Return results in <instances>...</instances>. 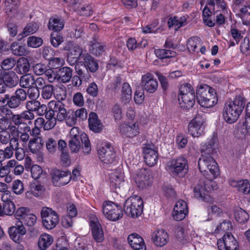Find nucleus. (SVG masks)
<instances>
[{
    "mask_svg": "<svg viewBox=\"0 0 250 250\" xmlns=\"http://www.w3.org/2000/svg\"><path fill=\"white\" fill-rule=\"evenodd\" d=\"M14 149L8 146L4 149H0V160H4L12 157L14 153Z\"/></svg>",
    "mask_w": 250,
    "mask_h": 250,
    "instance_id": "60",
    "label": "nucleus"
},
{
    "mask_svg": "<svg viewBox=\"0 0 250 250\" xmlns=\"http://www.w3.org/2000/svg\"><path fill=\"white\" fill-rule=\"evenodd\" d=\"M198 167L206 179H214L219 175L217 164L211 155H202L198 160Z\"/></svg>",
    "mask_w": 250,
    "mask_h": 250,
    "instance_id": "3",
    "label": "nucleus"
},
{
    "mask_svg": "<svg viewBox=\"0 0 250 250\" xmlns=\"http://www.w3.org/2000/svg\"><path fill=\"white\" fill-rule=\"evenodd\" d=\"M235 218L240 223H245L249 219V215L244 210L240 208L235 213Z\"/></svg>",
    "mask_w": 250,
    "mask_h": 250,
    "instance_id": "53",
    "label": "nucleus"
},
{
    "mask_svg": "<svg viewBox=\"0 0 250 250\" xmlns=\"http://www.w3.org/2000/svg\"><path fill=\"white\" fill-rule=\"evenodd\" d=\"M84 61V64L90 72L94 73L99 68L97 61L88 53H85L83 55Z\"/></svg>",
    "mask_w": 250,
    "mask_h": 250,
    "instance_id": "36",
    "label": "nucleus"
},
{
    "mask_svg": "<svg viewBox=\"0 0 250 250\" xmlns=\"http://www.w3.org/2000/svg\"><path fill=\"white\" fill-rule=\"evenodd\" d=\"M64 22L63 20L58 17H52L50 18L48 28L50 30L56 32L62 30L64 27Z\"/></svg>",
    "mask_w": 250,
    "mask_h": 250,
    "instance_id": "37",
    "label": "nucleus"
},
{
    "mask_svg": "<svg viewBox=\"0 0 250 250\" xmlns=\"http://www.w3.org/2000/svg\"><path fill=\"white\" fill-rule=\"evenodd\" d=\"M194 195L196 198L206 202H209L210 200L204 182H201L195 187L194 188Z\"/></svg>",
    "mask_w": 250,
    "mask_h": 250,
    "instance_id": "29",
    "label": "nucleus"
},
{
    "mask_svg": "<svg viewBox=\"0 0 250 250\" xmlns=\"http://www.w3.org/2000/svg\"><path fill=\"white\" fill-rule=\"evenodd\" d=\"M141 84L144 90L149 93H153L158 88V82L153 75L147 73L142 77Z\"/></svg>",
    "mask_w": 250,
    "mask_h": 250,
    "instance_id": "18",
    "label": "nucleus"
},
{
    "mask_svg": "<svg viewBox=\"0 0 250 250\" xmlns=\"http://www.w3.org/2000/svg\"><path fill=\"white\" fill-rule=\"evenodd\" d=\"M81 139L76 138H71L68 142L69 147L72 153H77L79 152L82 146L83 145H81L80 142Z\"/></svg>",
    "mask_w": 250,
    "mask_h": 250,
    "instance_id": "50",
    "label": "nucleus"
},
{
    "mask_svg": "<svg viewBox=\"0 0 250 250\" xmlns=\"http://www.w3.org/2000/svg\"><path fill=\"white\" fill-rule=\"evenodd\" d=\"M89 51L94 55L101 56L107 49V46L104 43L99 42L98 38L94 36L93 40L89 42Z\"/></svg>",
    "mask_w": 250,
    "mask_h": 250,
    "instance_id": "20",
    "label": "nucleus"
},
{
    "mask_svg": "<svg viewBox=\"0 0 250 250\" xmlns=\"http://www.w3.org/2000/svg\"><path fill=\"white\" fill-rule=\"evenodd\" d=\"M154 52L156 56L161 59L174 57L176 55L175 52L167 49H157Z\"/></svg>",
    "mask_w": 250,
    "mask_h": 250,
    "instance_id": "48",
    "label": "nucleus"
},
{
    "mask_svg": "<svg viewBox=\"0 0 250 250\" xmlns=\"http://www.w3.org/2000/svg\"><path fill=\"white\" fill-rule=\"evenodd\" d=\"M42 89L41 94L44 99H50L54 92V86L51 84H46Z\"/></svg>",
    "mask_w": 250,
    "mask_h": 250,
    "instance_id": "55",
    "label": "nucleus"
},
{
    "mask_svg": "<svg viewBox=\"0 0 250 250\" xmlns=\"http://www.w3.org/2000/svg\"><path fill=\"white\" fill-rule=\"evenodd\" d=\"M63 42L62 36L57 33L51 34L50 36V42L51 44L55 47H57Z\"/></svg>",
    "mask_w": 250,
    "mask_h": 250,
    "instance_id": "63",
    "label": "nucleus"
},
{
    "mask_svg": "<svg viewBox=\"0 0 250 250\" xmlns=\"http://www.w3.org/2000/svg\"><path fill=\"white\" fill-rule=\"evenodd\" d=\"M124 174L119 171H116L111 174L110 180L111 186L114 188H120L121 183L124 181Z\"/></svg>",
    "mask_w": 250,
    "mask_h": 250,
    "instance_id": "40",
    "label": "nucleus"
},
{
    "mask_svg": "<svg viewBox=\"0 0 250 250\" xmlns=\"http://www.w3.org/2000/svg\"><path fill=\"white\" fill-rule=\"evenodd\" d=\"M45 190L43 186L38 183H32L30 185V191L27 192L26 196H28L30 194H33L35 197H39L41 196Z\"/></svg>",
    "mask_w": 250,
    "mask_h": 250,
    "instance_id": "42",
    "label": "nucleus"
},
{
    "mask_svg": "<svg viewBox=\"0 0 250 250\" xmlns=\"http://www.w3.org/2000/svg\"><path fill=\"white\" fill-rule=\"evenodd\" d=\"M99 159L105 164H111L115 157L114 148L108 143H105L98 150Z\"/></svg>",
    "mask_w": 250,
    "mask_h": 250,
    "instance_id": "16",
    "label": "nucleus"
},
{
    "mask_svg": "<svg viewBox=\"0 0 250 250\" xmlns=\"http://www.w3.org/2000/svg\"><path fill=\"white\" fill-rule=\"evenodd\" d=\"M134 179L139 188L144 189L151 185L153 177L150 171L146 168H141L137 171Z\"/></svg>",
    "mask_w": 250,
    "mask_h": 250,
    "instance_id": "11",
    "label": "nucleus"
},
{
    "mask_svg": "<svg viewBox=\"0 0 250 250\" xmlns=\"http://www.w3.org/2000/svg\"><path fill=\"white\" fill-rule=\"evenodd\" d=\"M216 148V146L213 140H211L202 146L201 149L202 155L211 156L216 152L215 151Z\"/></svg>",
    "mask_w": 250,
    "mask_h": 250,
    "instance_id": "45",
    "label": "nucleus"
},
{
    "mask_svg": "<svg viewBox=\"0 0 250 250\" xmlns=\"http://www.w3.org/2000/svg\"><path fill=\"white\" fill-rule=\"evenodd\" d=\"M16 207L14 202L11 200H7L3 202L2 206L0 205V211L1 216L4 215H12L15 213Z\"/></svg>",
    "mask_w": 250,
    "mask_h": 250,
    "instance_id": "38",
    "label": "nucleus"
},
{
    "mask_svg": "<svg viewBox=\"0 0 250 250\" xmlns=\"http://www.w3.org/2000/svg\"><path fill=\"white\" fill-rule=\"evenodd\" d=\"M203 115H197L188 124V133L193 137H198L204 134L205 120Z\"/></svg>",
    "mask_w": 250,
    "mask_h": 250,
    "instance_id": "10",
    "label": "nucleus"
},
{
    "mask_svg": "<svg viewBox=\"0 0 250 250\" xmlns=\"http://www.w3.org/2000/svg\"><path fill=\"white\" fill-rule=\"evenodd\" d=\"M75 70L77 74V76L84 82L87 81L91 77L87 69L83 70L80 68L79 65H75Z\"/></svg>",
    "mask_w": 250,
    "mask_h": 250,
    "instance_id": "54",
    "label": "nucleus"
},
{
    "mask_svg": "<svg viewBox=\"0 0 250 250\" xmlns=\"http://www.w3.org/2000/svg\"><path fill=\"white\" fill-rule=\"evenodd\" d=\"M144 158L146 164L149 167L155 166L158 159L157 148L153 144H147L143 148Z\"/></svg>",
    "mask_w": 250,
    "mask_h": 250,
    "instance_id": "13",
    "label": "nucleus"
},
{
    "mask_svg": "<svg viewBox=\"0 0 250 250\" xmlns=\"http://www.w3.org/2000/svg\"><path fill=\"white\" fill-rule=\"evenodd\" d=\"M64 118H65L64 121L66 124L69 126L75 125L77 123V119L73 111L68 110L67 112L66 117Z\"/></svg>",
    "mask_w": 250,
    "mask_h": 250,
    "instance_id": "61",
    "label": "nucleus"
},
{
    "mask_svg": "<svg viewBox=\"0 0 250 250\" xmlns=\"http://www.w3.org/2000/svg\"><path fill=\"white\" fill-rule=\"evenodd\" d=\"M43 41L42 38L36 36L29 37L27 41V45L29 47L37 48L42 45Z\"/></svg>",
    "mask_w": 250,
    "mask_h": 250,
    "instance_id": "56",
    "label": "nucleus"
},
{
    "mask_svg": "<svg viewBox=\"0 0 250 250\" xmlns=\"http://www.w3.org/2000/svg\"><path fill=\"white\" fill-rule=\"evenodd\" d=\"M168 170L174 175L183 177L188 172V164L187 159L183 157L173 159L167 164Z\"/></svg>",
    "mask_w": 250,
    "mask_h": 250,
    "instance_id": "7",
    "label": "nucleus"
},
{
    "mask_svg": "<svg viewBox=\"0 0 250 250\" xmlns=\"http://www.w3.org/2000/svg\"><path fill=\"white\" fill-rule=\"evenodd\" d=\"M26 108L27 110L33 112H36L39 116H42L47 112V107L44 104H42L37 99L31 100L26 103Z\"/></svg>",
    "mask_w": 250,
    "mask_h": 250,
    "instance_id": "22",
    "label": "nucleus"
},
{
    "mask_svg": "<svg viewBox=\"0 0 250 250\" xmlns=\"http://www.w3.org/2000/svg\"><path fill=\"white\" fill-rule=\"evenodd\" d=\"M72 178L70 171L53 169L52 173V182L55 187H62L68 184Z\"/></svg>",
    "mask_w": 250,
    "mask_h": 250,
    "instance_id": "12",
    "label": "nucleus"
},
{
    "mask_svg": "<svg viewBox=\"0 0 250 250\" xmlns=\"http://www.w3.org/2000/svg\"><path fill=\"white\" fill-rule=\"evenodd\" d=\"M63 50L68 51V54L77 56L80 58H83V50L79 44L74 42L72 41H69L65 44L63 47Z\"/></svg>",
    "mask_w": 250,
    "mask_h": 250,
    "instance_id": "26",
    "label": "nucleus"
},
{
    "mask_svg": "<svg viewBox=\"0 0 250 250\" xmlns=\"http://www.w3.org/2000/svg\"><path fill=\"white\" fill-rule=\"evenodd\" d=\"M70 137L71 138H76L81 139L82 144L83 145V151L85 153H89L91 150V144L89 139L86 134H82L79 135V128L76 127L72 128L70 131Z\"/></svg>",
    "mask_w": 250,
    "mask_h": 250,
    "instance_id": "21",
    "label": "nucleus"
},
{
    "mask_svg": "<svg viewBox=\"0 0 250 250\" xmlns=\"http://www.w3.org/2000/svg\"><path fill=\"white\" fill-rule=\"evenodd\" d=\"M196 99L198 104L206 108L213 107L218 101L214 89L207 84L201 85L197 89Z\"/></svg>",
    "mask_w": 250,
    "mask_h": 250,
    "instance_id": "2",
    "label": "nucleus"
},
{
    "mask_svg": "<svg viewBox=\"0 0 250 250\" xmlns=\"http://www.w3.org/2000/svg\"><path fill=\"white\" fill-rule=\"evenodd\" d=\"M20 5V0H5L4 10L9 17H13L18 13V8Z\"/></svg>",
    "mask_w": 250,
    "mask_h": 250,
    "instance_id": "25",
    "label": "nucleus"
},
{
    "mask_svg": "<svg viewBox=\"0 0 250 250\" xmlns=\"http://www.w3.org/2000/svg\"><path fill=\"white\" fill-rule=\"evenodd\" d=\"M53 242V237L49 234H43L41 235L38 242V246L41 250H45Z\"/></svg>",
    "mask_w": 250,
    "mask_h": 250,
    "instance_id": "39",
    "label": "nucleus"
},
{
    "mask_svg": "<svg viewBox=\"0 0 250 250\" xmlns=\"http://www.w3.org/2000/svg\"><path fill=\"white\" fill-rule=\"evenodd\" d=\"M29 212L30 210L28 208L20 207L15 211L14 215L17 219L19 220V221H23Z\"/></svg>",
    "mask_w": 250,
    "mask_h": 250,
    "instance_id": "58",
    "label": "nucleus"
},
{
    "mask_svg": "<svg viewBox=\"0 0 250 250\" xmlns=\"http://www.w3.org/2000/svg\"><path fill=\"white\" fill-rule=\"evenodd\" d=\"M18 77L13 71L5 72L1 75L2 80L9 88L15 86L18 83Z\"/></svg>",
    "mask_w": 250,
    "mask_h": 250,
    "instance_id": "28",
    "label": "nucleus"
},
{
    "mask_svg": "<svg viewBox=\"0 0 250 250\" xmlns=\"http://www.w3.org/2000/svg\"><path fill=\"white\" fill-rule=\"evenodd\" d=\"M89 127L91 130L95 133L101 132L103 125L98 119V115L94 112H91L88 119Z\"/></svg>",
    "mask_w": 250,
    "mask_h": 250,
    "instance_id": "31",
    "label": "nucleus"
},
{
    "mask_svg": "<svg viewBox=\"0 0 250 250\" xmlns=\"http://www.w3.org/2000/svg\"><path fill=\"white\" fill-rule=\"evenodd\" d=\"M201 40L197 36L191 37L188 42V49L192 52H195L198 45H201Z\"/></svg>",
    "mask_w": 250,
    "mask_h": 250,
    "instance_id": "51",
    "label": "nucleus"
},
{
    "mask_svg": "<svg viewBox=\"0 0 250 250\" xmlns=\"http://www.w3.org/2000/svg\"><path fill=\"white\" fill-rule=\"evenodd\" d=\"M168 235L164 229L158 230L152 236L154 244L158 247H163L167 243Z\"/></svg>",
    "mask_w": 250,
    "mask_h": 250,
    "instance_id": "30",
    "label": "nucleus"
},
{
    "mask_svg": "<svg viewBox=\"0 0 250 250\" xmlns=\"http://www.w3.org/2000/svg\"><path fill=\"white\" fill-rule=\"evenodd\" d=\"M178 101L180 107L185 109L192 108L195 103V95L193 88L190 84L181 85Z\"/></svg>",
    "mask_w": 250,
    "mask_h": 250,
    "instance_id": "4",
    "label": "nucleus"
},
{
    "mask_svg": "<svg viewBox=\"0 0 250 250\" xmlns=\"http://www.w3.org/2000/svg\"><path fill=\"white\" fill-rule=\"evenodd\" d=\"M17 67L18 69L17 73L20 74L26 73L30 69V64L27 59H20L17 63Z\"/></svg>",
    "mask_w": 250,
    "mask_h": 250,
    "instance_id": "47",
    "label": "nucleus"
},
{
    "mask_svg": "<svg viewBox=\"0 0 250 250\" xmlns=\"http://www.w3.org/2000/svg\"><path fill=\"white\" fill-rule=\"evenodd\" d=\"M246 101L241 95L235 96L232 101L227 102L223 108L224 120L229 124L235 122L239 118L245 107Z\"/></svg>",
    "mask_w": 250,
    "mask_h": 250,
    "instance_id": "1",
    "label": "nucleus"
},
{
    "mask_svg": "<svg viewBox=\"0 0 250 250\" xmlns=\"http://www.w3.org/2000/svg\"><path fill=\"white\" fill-rule=\"evenodd\" d=\"M11 50L12 54L17 56H24L26 54V46L17 42H13L11 45Z\"/></svg>",
    "mask_w": 250,
    "mask_h": 250,
    "instance_id": "44",
    "label": "nucleus"
},
{
    "mask_svg": "<svg viewBox=\"0 0 250 250\" xmlns=\"http://www.w3.org/2000/svg\"><path fill=\"white\" fill-rule=\"evenodd\" d=\"M89 225L93 238L96 242L102 243L104 240L103 230L98 219L94 214H91L90 216Z\"/></svg>",
    "mask_w": 250,
    "mask_h": 250,
    "instance_id": "14",
    "label": "nucleus"
},
{
    "mask_svg": "<svg viewBox=\"0 0 250 250\" xmlns=\"http://www.w3.org/2000/svg\"><path fill=\"white\" fill-rule=\"evenodd\" d=\"M10 120L14 125H9L8 129L11 132H19L20 127L28 125L25 122H23L20 114H15L10 117Z\"/></svg>",
    "mask_w": 250,
    "mask_h": 250,
    "instance_id": "33",
    "label": "nucleus"
},
{
    "mask_svg": "<svg viewBox=\"0 0 250 250\" xmlns=\"http://www.w3.org/2000/svg\"><path fill=\"white\" fill-rule=\"evenodd\" d=\"M175 233L176 239L183 244H186L190 239V235L186 226H178L175 230Z\"/></svg>",
    "mask_w": 250,
    "mask_h": 250,
    "instance_id": "32",
    "label": "nucleus"
},
{
    "mask_svg": "<svg viewBox=\"0 0 250 250\" xmlns=\"http://www.w3.org/2000/svg\"><path fill=\"white\" fill-rule=\"evenodd\" d=\"M121 133L127 137L132 138L137 135L139 133V127L136 123H124L120 127Z\"/></svg>",
    "mask_w": 250,
    "mask_h": 250,
    "instance_id": "24",
    "label": "nucleus"
},
{
    "mask_svg": "<svg viewBox=\"0 0 250 250\" xmlns=\"http://www.w3.org/2000/svg\"><path fill=\"white\" fill-rule=\"evenodd\" d=\"M229 184L233 187L236 188L237 190L244 194H249L250 192V185L248 180L236 181L230 180Z\"/></svg>",
    "mask_w": 250,
    "mask_h": 250,
    "instance_id": "34",
    "label": "nucleus"
},
{
    "mask_svg": "<svg viewBox=\"0 0 250 250\" xmlns=\"http://www.w3.org/2000/svg\"><path fill=\"white\" fill-rule=\"evenodd\" d=\"M9 236L14 242L19 243L21 239V237L25 234L26 230L22 222L17 221L15 226L9 229Z\"/></svg>",
    "mask_w": 250,
    "mask_h": 250,
    "instance_id": "19",
    "label": "nucleus"
},
{
    "mask_svg": "<svg viewBox=\"0 0 250 250\" xmlns=\"http://www.w3.org/2000/svg\"><path fill=\"white\" fill-rule=\"evenodd\" d=\"M121 93L122 100L125 103H128L131 99L132 90L130 85L128 83H123Z\"/></svg>",
    "mask_w": 250,
    "mask_h": 250,
    "instance_id": "46",
    "label": "nucleus"
},
{
    "mask_svg": "<svg viewBox=\"0 0 250 250\" xmlns=\"http://www.w3.org/2000/svg\"><path fill=\"white\" fill-rule=\"evenodd\" d=\"M39 26L36 22H30L28 23L23 29L22 32L19 35L18 37L20 39L25 37L30 34L35 33L38 29Z\"/></svg>",
    "mask_w": 250,
    "mask_h": 250,
    "instance_id": "43",
    "label": "nucleus"
},
{
    "mask_svg": "<svg viewBox=\"0 0 250 250\" xmlns=\"http://www.w3.org/2000/svg\"><path fill=\"white\" fill-rule=\"evenodd\" d=\"M128 242L134 250H146L143 239L136 233H132L127 237Z\"/></svg>",
    "mask_w": 250,
    "mask_h": 250,
    "instance_id": "23",
    "label": "nucleus"
},
{
    "mask_svg": "<svg viewBox=\"0 0 250 250\" xmlns=\"http://www.w3.org/2000/svg\"><path fill=\"white\" fill-rule=\"evenodd\" d=\"M44 75L49 83L58 82V70L55 71L52 68H48Z\"/></svg>",
    "mask_w": 250,
    "mask_h": 250,
    "instance_id": "62",
    "label": "nucleus"
},
{
    "mask_svg": "<svg viewBox=\"0 0 250 250\" xmlns=\"http://www.w3.org/2000/svg\"><path fill=\"white\" fill-rule=\"evenodd\" d=\"M217 246L219 250H236L238 243L231 232L225 233L223 239L217 241Z\"/></svg>",
    "mask_w": 250,
    "mask_h": 250,
    "instance_id": "17",
    "label": "nucleus"
},
{
    "mask_svg": "<svg viewBox=\"0 0 250 250\" xmlns=\"http://www.w3.org/2000/svg\"><path fill=\"white\" fill-rule=\"evenodd\" d=\"M144 203L142 198L136 195L128 198L124 203L125 213L132 218L140 216L143 211Z\"/></svg>",
    "mask_w": 250,
    "mask_h": 250,
    "instance_id": "5",
    "label": "nucleus"
},
{
    "mask_svg": "<svg viewBox=\"0 0 250 250\" xmlns=\"http://www.w3.org/2000/svg\"><path fill=\"white\" fill-rule=\"evenodd\" d=\"M41 215L42 224L44 228L47 229H54L59 223V218L58 214L51 208H42Z\"/></svg>",
    "mask_w": 250,
    "mask_h": 250,
    "instance_id": "8",
    "label": "nucleus"
},
{
    "mask_svg": "<svg viewBox=\"0 0 250 250\" xmlns=\"http://www.w3.org/2000/svg\"><path fill=\"white\" fill-rule=\"evenodd\" d=\"M12 189L16 194H21L23 192L24 187L22 182L20 180H17L12 184Z\"/></svg>",
    "mask_w": 250,
    "mask_h": 250,
    "instance_id": "64",
    "label": "nucleus"
},
{
    "mask_svg": "<svg viewBox=\"0 0 250 250\" xmlns=\"http://www.w3.org/2000/svg\"><path fill=\"white\" fill-rule=\"evenodd\" d=\"M73 70L67 66H63L58 69V82L62 83H68L72 76Z\"/></svg>",
    "mask_w": 250,
    "mask_h": 250,
    "instance_id": "27",
    "label": "nucleus"
},
{
    "mask_svg": "<svg viewBox=\"0 0 250 250\" xmlns=\"http://www.w3.org/2000/svg\"><path fill=\"white\" fill-rule=\"evenodd\" d=\"M49 110L45 113V117H54L58 121H64L68 110L65 105L61 101H51L48 104Z\"/></svg>",
    "mask_w": 250,
    "mask_h": 250,
    "instance_id": "6",
    "label": "nucleus"
},
{
    "mask_svg": "<svg viewBox=\"0 0 250 250\" xmlns=\"http://www.w3.org/2000/svg\"><path fill=\"white\" fill-rule=\"evenodd\" d=\"M102 210L105 217L112 221L120 219L123 215L121 207L111 201L103 203Z\"/></svg>",
    "mask_w": 250,
    "mask_h": 250,
    "instance_id": "9",
    "label": "nucleus"
},
{
    "mask_svg": "<svg viewBox=\"0 0 250 250\" xmlns=\"http://www.w3.org/2000/svg\"><path fill=\"white\" fill-rule=\"evenodd\" d=\"M43 142L41 137H35L31 139L28 144V147L30 151L35 154H38L43 146Z\"/></svg>",
    "mask_w": 250,
    "mask_h": 250,
    "instance_id": "35",
    "label": "nucleus"
},
{
    "mask_svg": "<svg viewBox=\"0 0 250 250\" xmlns=\"http://www.w3.org/2000/svg\"><path fill=\"white\" fill-rule=\"evenodd\" d=\"M232 229L231 223L229 220H224L218 225L215 230V233L229 232Z\"/></svg>",
    "mask_w": 250,
    "mask_h": 250,
    "instance_id": "49",
    "label": "nucleus"
},
{
    "mask_svg": "<svg viewBox=\"0 0 250 250\" xmlns=\"http://www.w3.org/2000/svg\"><path fill=\"white\" fill-rule=\"evenodd\" d=\"M26 98L27 94L25 90L22 88H19L13 95L10 96L9 94L7 106L10 109L19 108Z\"/></svg>",
    "mask_w": 250,
    "mask_h": 250,
    "instance_id": "15",
    "label": "nucleus"
},
{
    "mask_svg": "<svg viewBox=\"0 0 250 250\" xmlns=\"http://www.w3.org/2000/svg\"><path fill=\"white\" fill-rule=\"evenodd\" d=\"M16 64V60L13 58H8L3 60L1 62L2 69L8 70L13 68Z\"/></svg>",
    "mask_w": 250,
    "mask_h": 250,
    "instance_id": "59",
    "label": "nucleus"
},
{
    "mask_svg": "<svg viewBox=\"0 0 250 250\" xmlns=\"http://www.w3.org/2000/svg\"><path fill=\"white\" fill-rule=\"evenodd\" d=\"M34 77L29 74H26L21 76L20 80V85L24 88H29L33 86Z\"/></svg>",
    "mask_w": 250,
    "mask_h": 250,
    "instance_id": "41",
    "label": "nucleus"
},
{
    "mask_svg": "<svg viewBox=\"0 0 250 250\" xmlns=\"http://www.w3.org/2000/svg\"><path fill=\"white\" fill-rule=\"evenodd\" d=\"M29 131H30V127L28 125H25V126H23L22 127H20L19 129V132H18V134H21L20 136V139L21 141L26 143L29 140L30 138V133Z\"/></svg>",
    "mask_w": 250,
    "mask_h": 250,
    "instance_id": "52",
    "label": "nucleus"
},
{
    "mask_svg": "<svg viewBox=\"0 0 250 250\" xmlns=\"http://www.w3.org/2000/svg\"><path fill=\"white\" fill-rule=\"evenodd\" d=\"M142 43L143 42L138 43L135 38H130L127 41V46L129 50L133 51L138 48L145 47L146 44V42L143 44V45Z\"/></svg>",
    "mask_w": 250,
    "mask_h": 250,
    "instance_id": "57",
    "label": "nucleus"
}]
</instances>
